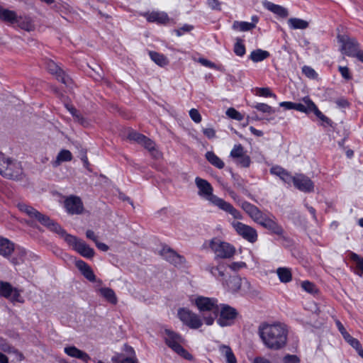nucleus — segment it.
Masks as SVG:
<instances>
[{"label":"nucleus","mask_w":363,"mask_h":363,"mask_svg":"<svg viewBox=\"0 0 363 363\" xmlns=\"http://www.w3.org/2000/svg\"><path fill=\"white\" fill-rule=\"evenodd\" d=\"M257 333L264 345L269 350H279L286 345L288 330L284 324L263 322L258 326Z\"/></svg>","instance_id":"obj_1"},{"label":"nucleus","mask_w":363,"mask_h":363,"mask_svg":"<svg viewBox=\"0 0 363 363\" xmlns=\"http://www.w3.org/2000/svg\"><path fill=\"white\" fill-rule=\"evenodd\" d=\"M195 183L199 189L198 194L218 206L220 209L230 213L235 219H242V216L239 211L235 208L230 203L213 194V187L206 179L200 177L195 179Z\"/></svg>","instance_id":"obj_2"},{"label":"nucleus","mask_w":363,"mask_h":363,"mask_svg":"<svg viewBox=\"0 0 363 363\" xmlns=\"http://www.w3.org/2000/svg\"><path fill=\"white\" fill-rule=\"evenodd\" d=\"M242 208L255 223L272 233L279 236L284 234L283 228L272 214L264 213L256 206L247 201L242 203Z\"/></svg>","instance_id":"obj_3"},{"label":"nucleus","mask_w":363,"mask_h":363,"mask_svg":"<svg viewBox=\"0 0 363 363\" xmlns=\"http://www.w3.org/2000/svg\"><path fill=\"white\" fill-rule=\"evenodd\" d=\"M194 304L201 314L204 323L207 325H213L220 311L218 300L215 298L199 296L195 298Z\"/></svg>","instance_id":"obj_4"},{"label":"nucleus","mask_w":363,"mask_h":363,"mask_svg":"<svg viewBox=\"0 0 363 363\" xmlns=\"http://www.w3.org/2000/svg\"><path fill=\"white\" fill-rule=\"evenodd\" d=\"M337 38L342 44L341 51L343 54L349 57H357L363 62V51L359 50V43L354 38L345 35H339Z\"/></svg>","instance_id":"obj_5"},{"label":"nucleus","mask_w":363,"mask_h":363,"mask_svg":"<svg viewBox=\"0 0 363 363\" xmlns=\"http://www.w3.org/2000/svg\"><path fill=\"white\" fill-rule=\"evenodd\" d=\"M164 334L165 342L170 348L184 358L190 359L191 354L181 345L183 342V338L180 335L168 329L164 330Z\"/></svg>","instance_id":"obj_6"},{"label":"nucleus","mask_w":363,"mask_h":363,"mask_svg":"<svg viewBox=\"0 0 363 363\" xmlns=\"http://www.w3.org/2000/svg\"><path fill=\"white\" fill-rule=\"evenodd\" d=\"M209 247L214 252L216 258H231L235 252V249L233 245L217 238H213L210 241Z\"/></svg>","instance_id":"obj_7"},{"label":"nucleus","mask_w":363,"mask_h":363,"mask_svg":"<svg viewBox=\"0 0 363 363\" xmlns=\"http://www.w3.org/2000/svg\"><path fill=\"white\" fill-rule=\"evenodd\" d=\"M1 175L8 179L22 180L24 173L21 162L9 157Z\"/></svg>","instance_id":"obj_8"},{"label":"nucleus","mask_w":363,"mask_h":363,"mask_svg":"<svg viewBox=\"0 0 363 363\" xmlns=\"http://www.w3.org/2000/svg\"><path fill=\"white\" fill-rule=\"evenodd\" d=\"M178 316L180 320L191 329H198L203 325L200 316L187 308H180L178 311Z\"/></svg>","instance_id":"obj_9"},{"label":"nucleus","mask_w":363,"mask_h":363,"mask_svg":"<svg viewBox=\"0 0 363 363\" xmlns=\"http://www.w3.org/2000/svg\"><path fill=\"white\" fill-rule=\"evenodd\" d=\"M219 317L217 318V323L221 327L231 325L238 315L235 308L228 305H221L219 311Z\"/></svg>","instance_id":"obj_10"},{"label":"nucleus","mask_w":363,"mask_h":363,"mask_svg":"<svg viewBox=\"0 0 363 363\" xmlns=\"http://www.w3.org/2000/svg\"><path fill=\"white\" fill-rule=\"evenodd\" d=\"M231 224L236 233L243 239L251 243L257 240L258 235L254 228L239 221H233Z\"/></svg>","instance_id":"obj_11"},{"label":"nucleus","mask_w":363,"mask_h":363,"mask_svg":"<svg viewBox=\"0 0 363 363\" xmlns=\"http://www.w3.org/2000/svg\"><path fill=\"white\" fill-rule=\"evenodd\" d=\"M46 67L52 74H55L57 79L69 86L72 84L71 78L52 60L46 62Z\"/></svg>","instance_id":"obj_12"},{"label":"nucleus","mask_w":363,"mask_h":363,"mask_svg":"<svg viewBox=\"0 0 363 363\" xmlns=\"http://www.w3.org/2000/svg\"><path fill=\"white\" fill-rule=\"evenodd\" d=\"M65 207L68 213L81 214L84 211L82 199L76 196H71L65 201Z\"/></svg>","instance_id":"obj_13"},{"label":"nucleus","mask_w":363,"mask_h":363,"mask_svg":"<svg viewBox=\"0 0 363 363\" xmlns=\"http://www.w3.org/2000/svg\"><path fill=\"white\" fill-rule=\"evenodd\" d=\"M294 185L300 191L303 192L313 191V182L308 177L299 174L292 178Z\"/></svg>","instance_id":"obj_14"},{"label":"nucleus","mask_w":363,"mask_h":363,"mask_svg":"<svg viewBox=\"0 0 363 363\" xmlns=\"http://www.w3.org/2000/svg\"><path fill=\"white\" fill-rule=\"evenodd\" d=\"M160 254L167 262L175 266L181 265L185 262V258L183 256L177 254L170 247H163Z\"/></svg>","instance_id":"obj_15"},{"label":"nucleus","mask_w":363,"mask_h":363,"mask_svg":"<svg viewBox=\"0 0 363 363\" xmlns=\"http://www.w3.org/2000/svg\"><path fill=\"white\" fill-rule=\"evenodd\" d=\"M0 294L6 298H10L12 301H19L21 296L20 291L16 288L4 281H0Z\"/></svg>","instance_id":"obj_16"},{"label":"nucleus","mask_w":363,"mask_h":363,"mask_svg":"<svg viewBox=\"0 0 363 363\" xmlns=\"http://www.w3.org/2000/svg\"><path fill=\"white\" fill-rule=\"evenodd\" d=\"M226 269L227 265L223 262H219L216 266L208 264L206 267V270L211 273L214 277H216L218 280L222 281L223 284H224V280L225 278Z\"/></svg>","instance_id":"obj_17"},{"label":"nucleus","mask_w":363,"mask_h":363,"mask_svg":"<svg viewBox=\"0 0 363 363\" xmlns=\"http://www.w3.org/2000/svg\"><path fill=\"white\" fill-rule=\"evenodd\" d=\"M75 265L77 269L81 272L82 275L91 282L96 281V276L91 267L83 260H77L75 262Z\"/></svg>","instance_id":"obj_18"},{"label":"nucleus","mask_w":363,"mask_h":363,"mask_svg":"<svg viewBox=\"0 0 363 363\" xmlns=\"http://www.w3.org/2000/svg\"><path fill=\"white\" fill-rule=\"evenodd\" d=\"M35 218L42 225L47 227L50 230L54 233H56L57 232V230H60V225L58 223L50 219L48 216L42 214L39 211L37 213V216Z\"/></svg>","instance_id":"obj_19"},{"label":"nucleus","mask_w":363,"mask_h":363,"mask_svg":"<svg viewBox=\"0 0 363 363\" xmlns=\"http://www.w3.org/2000/svg\"><path fill=\"white\" fill-rule=\"evenodd\" d=\"M15 244L7 238L0 237V255L9 258L14 251Z\"/></svg>","instance_id":"obj_20"},{"label":"nucleus","mask_w":363,"mask_h":363,"mask_svg":"<svg viewBox=\"0 0 363 363\" xmlns=\"http://www.w3.org/2000/svg\"><path fill=\"white\" fill-rule=\"evenodd\" d=\"M0 20L9 24H15L19 21L16 11L4 9L1 6H0Z\"/></svg>","instance_id":"obj_21"},{"label":"nucleus","mask_w":363,"mask_h":363,"mask_svg":"<svg viewBox=\"0 0 363 363\" xmlns=\"http://www.w3.org/2000/svg\"><path fill=\"white\" fill-rule=\"evenodd\" d=\"M64 351L67 355L79 359L84 362H87L90 359V357L87 353L74 346L66 347Z\"/></svg>","instance_id":"obj_22"},{"label":"nucleus","mask_w":363,"mask_h":363,"mask_svg":"<svg viewBox=\"0 0 363 363\" xmlns=\"http://www.w3.org/2000/svg\"><path fill=\"white\" fill-rule=\"evenodd\" d=\"M145 16H146L147 21L151 23L165 24L169 21L168 16L164 12L153 11L150 13H146Z\"/></svg>","instance_id":"obj_23"},{"label":"nucleus","mask_w":363,"mask_h":363,"mask_svg":"<svg viewBox=\"0 0 363 363\" xmlns=\"http://www.w3.org/2000/svg\"><path fill=\"white\" fill-rule=\"evenodd\" d=\"M74 250L77 252H79L82 256L86 258H92L94 255V249L90 247L88 245H86V242L82 240H80V241H79Z\"/></svg>","instance_id":"obj_24"},{"label":"nucleus","mask_w":363,"mask_h":363,"mask_svg":"<svg viewBox=\"0 0 363 363\" xmlns=\"http://www.w3.org/2000/svg\"><path fill=\"white\" fill-rule=\"evenodd\" d=\"M264 7L281 18H286L289 16V11L286 8L272 2H265Z\"/></svg>","instance_id":"obj_25"},{"label":"nucleus","mask_w":363,"mask_h":363,"mask_svg":"<svg viewBox=\"0 0 363 363\" xmlns=\"http://www.w3.org/2000/svg\"><path fill=\"white\" fill-rule=\"evenodd\" d=\"M226 284L228 290L233 293L238 292L241 287L242 279L238 276L230 277L228 280H224V284Z\"/></svg>","instance_id":"obj_26"},{"label":"nucleus","mask_w":363,"mask_h":363,"mask_svg":"<svg viewBox=\"0 0 363 363\" xmlns=\"http://www.w3.org/2000/svg\"><path fill=\"white\" fill-rule=\"evenodd\" d=\"M219 352L221 355L225 359L227 363H238L237 359L233 352L232 349L225 345H221L219 346Z\"/></svg>","instance_id":"obj_27"},{"label":"nucleus","mask_w":363,"mask_h":363,"mask_svg":"<svg viewBox=\"0 0 363 363\" xmlns=\"http://www.w3.org/2000/svg\"><path fill=\"white\" fill-rule=\"evenodd\" d=\"M100 295L103 296L108 302L116 305L118 302L117 296L114 291L108 287L101 288L99 290Z\"/></svg>","instance_id":"obj_28"},{"label":"nucleus","mask_w":363,"mask_h":363,"mask_svg":"<svg viewBox=\"0 0 363 363\" xmlns=\"http://www.w3.org/2000/svg\"><path fill=\"white\" fill-rule=\"evenodd\" d=\"M55 233H57L63 238L67 244L73 246L74 249H75L79 241H80V239H78L76 236L68 234L61 226L60 227V230H57V232Z\"/></svg>","instance_id":"obj_29"},{"label":"nucleus","mask_w":363,"mask_h":363,"mask_svg":"<svg viewBox=\"0 0 363 363\" xmlns=\"http://www.w3.org/2000/svg\"><path fill=\"white\" fill-rule=\"evenodd\" d=\"M302 103H294V109L300 112L310 113H311V103H313L308 96L303 97Z\"/></svg>","instance_id":"obj_30"},{"label":"nucleus","mask_w":363,"mask_h":363,"mask_svg":"<svg viewBox=\"0 0 363 363\" xmlns=\"http://www.w3.org/2000/svg\"><path fill=\"white\" fill-rule=\"evenodd\" d=\"M277 274L282 283H289L292 280V274L289 268L279 267L277 269Z\"/></svg>","instance_id":"obj_31"},{"label":"nucleus","mask_w":363,"mask_h":363,"mask_svg":"<svg viewBox=\"0 0 363 363\" xmlns=\"http://www.w3.org/2000/svg\"><path fill=\"white\" fill-rule=\"evenodd\" d=\"M206 159L214 167L218 169H223L225 166L224 162L212 151L206 153Z\"/></svg>","instance_id":"obj_32"},{"label":"nucleus","mask_w":363,"mask_h":363,"mask_svg":"<svg viewBox=\"0 0 363 363\" xmlns=\"http://www.w3.org/2000/svg\"><path fill=\"white\" fill-rule=\"evenodd\" d=\"M16 206L18 207L20 211L26 213L31 218H35V216H37V213H38V211L23 202L18 203Z\"/></svg>","instance_id":"obj_33"},{"label":"nucleus","mask_w":363,"mask_h":363,"mask_svg":"<svg viewBox=\"0 0 363 363\" xmlns=\"http://www.w3.org/2000/svg\"><path fill=\"white\" fill-rule=\"evenodd\" d=\"M288 23L291 29H306L308 27V22L297 18H291Z\"/></svg>","instance_id":"obj_34"},{"label":"nucleus","mask_w":363,"mask_h":363,"mask_svg":"<svg viewBox=\"0 0 363 363\" xmlns=\"http://www.w3.org/2000/svg\"><path fill=\"white\" fill-rule=\"evenodd\" d=\"M153 156L155 158H158L160 155V152L155 149V143L150 138L145 137L144 140L141 143Z\"/></svg>","instance_id":"obj_35"},{"label":"nucleus","mask_w":363,"mask_h":363,"mask_svg":"<svg viewBox=\"0 0 363 363\" xmlns=\"http://www.w3.org/2000/svg\"><path fill=\"white\" fill-rule=\"evenodd\" d=\"M232 28L234 30H237L245 32V31L251 30L253 28H255V23H250L245 22V21H235L233 22Z\"/></svg>","instance_id":"obj_36"},{"label":"nucleus","mask_w":363,"mask_h":363,"mask_svg":"<svg viewBox=\"0 0 363 363\" xmlns=\"http://www.w3.org/2000/svg\"><path fill=\"white\" fill-rule=\"evenodd\" d=\"M269 56V53L267 51L262 50L260 49L252 51L250 55V58L255 62H261L267 59Z\"/></svg>","instance_id":"obj_37"},{"label":"nucleus","mask_w":363,"mask_h":363,"mask_svg":"<svg viewBox=\"0 0 363 363\" xmlns=\"http://www.w3.org/2000/svg\"><path fill=\"white\" fill-rule=\"evenodd\" d=\"M72 159V155L71 152L67 150H62L58 153L56 160L54 162V166L57 167L61 162L71 161Z\"/></svg>","instance_id":"obj_38"},{"label":"nucleus","mask_w":363,"mask_h":363,"mask_svg":"<svg viewBox=\"0 0 363 363\" xmlns=\"http://www.w3.org/2000/svg\"><path fill=\"white\" fill-rule=\"evenodd\" d=\"M123 354L116 353L112 357L111 360L113 363H138L135 356L124 357Z\"/></svg>","instance_id":"obj_39"},{"label":"nucleus","mask_w":363,"mask_h":363,"mask_svg":"<svg viewBox=\"0 0 363 363\" xmlns=\"http://www.w3.org/2000/svg\"><path fill=\"white\" fill-rule=\"evenodd\" d=\"M149 55L151 60L161 67L168 64L167 57L162 54L154 51H150Z\"/></svg>","instance_id":"obj_40"},{"label":"nucleus","mask_w":363,"mask_h":363,"mask_svg":"<svg viewBox=\"0 0 363 363\" xmlns=\"http://www.w3.org/2000/svg\"><path fill=\"white\" fill-rule=\"evenodd\" d=\"M270 172L272 174L279 176L284 182H289L293 178L288 172L279 167H272Z\"/></svg>","instance_id":"obj_41"},{"label":"nucleus","mask_w":363,"mask_h":363,"mask_svg":"<svg viewBox=\"0 0 363 363\" xmlns=\"http://www.w3.org/2000/svg\"><path fill=\"white\" fill-rule=\"evenodd\" d=\"M233 51L235 54L239 57H242L245 54V46L242 39H236V42L234 45Z\"/></svg>","instance_id":"obj_42"},{"label":"nucleus","mask_w":363,"mask_h":363,"mask_svg":"<svg viewBox=\"0 0 363 363\" xmlns=\"http://www.w3.org/2000/svg\"><path fill=\"white\" fill-rule=\"evenodd\" d=\"M67 109L69 111V113L74 117L75 120L78 121L80 124L84 125L86 123L85 119L82 117L80 113L72 105L67 104Z\"/></svg>","instance_id":"obj_43"},{"label":"nucleus","mask_w":363,"mask_h":363,"mask_svg":"<svg viewBox=\"0 0 363 363\" xmlns=\"http://www.w3.org/2000/svg\"><path fill=\"white\" fill-rule=\"evenodd\" d=\"M350 258L356 262L357 269L359 271L357 273L362 276L363 274V257H361L358 255L352 252L350 254Z\"/></svg>","instance_id":"obj_44"},{"label":"nucleus","mask_w":363,"mask_h":363,"mask_svg":"<svg viewBox=\"0 0 363 363\" xmlns=\"http://www.w3.org/2000/svg\"><path fill=\"white\" fill-rule=\"evenodd\" d=\"M301 286L306 291L311 294H315L318 291V289L316 287V286L313 283L308 281H303L301 283Z\"/></svg>","instance_id":"obj_45"},{"label":"nucleus","mask_w":363,"mask_h":363,"mask_svg":"<svg viewBox=\"0 0 363 363\" xmlns=\"http://www.w3.org/2000/svg\"><path fill=\"white\" fill-rule=\"evenodd\" d=\"M18 19L19 21L16 23L18 24L21 28L27 31H30L33 29V26L28 19H23L21 16H18Z\"/></svg>","instance_id":"obj_46"},{"label":"nucleus","mask_w":363,"mask_h":363,"mask_svg":"<svg viewBox=\"0 0 363 363\" xmlns=\"http://www.w3.org/2000/svg\"><path fill=\"white\" fill-rule=\"evenodd\" d=\"M343 337L347 342H348L353 348L356 350V351L362 347L359 341L357 339L352 337L349 333Z\"/></svg>","instance_id":"obj_47"},{"label":"nucleus","mask_w":363,"mask_h":363,"mask_svg":"<svg viewBox=\"0 0 363 363\" xmlns=\"http://www.w3.org/2000/svg\"><path fill=\"white\" fill-rule=\"evenodd\" d=\"M145 135L140 134L136 131H130L128 133V138L130 140H133L140 144L144 140Z\"/></svg>","instance_id":"obj_48"},{"label":"nucleus","mask_w":363,"mask_h":363,"mask_svg":"<svg viewBox=\"0 0 363 363\" xmlns=\"http://www.w3.org/2000/svg\"><path fill=\"white\" fill-rule=\"evenodd\" d=\"M226 115L229 118L239 121H240L243 119V116L240 112L236 111L234 108H229L226 111Z\"/></svg>","instance_id":"obj_49"},{"label":"nucleus","mask_w":363,"mask_h":363,"mask_svg":"<svg viewBox=\"0 0 363 363\" xmlns=\"http://www.w3.org/2000/svg\"><path fill=\"white\" fill-rule=\"evenodd\" d=\"M244 149L241 145H236L234 146L230 152V156L234 159H238L244 155Z\"/></svg>","instance_id":"obj_50"},{"label":"nucleus","mask_w":363,"mask_h":363,"mask_svg":"<svg viewBox=\"0 0 363 363\" xmlns=\"http://www.w3.org/2000/svg\"><path fill=\"white\" fill-rule=\"evenodd\" d=\"M253 107L262 113H274L275 112V111L270 106L266 104H257L256 105L253 106Z\"/></svg>","instance_id":"obj_51"},{"label":"nucleus","mask_w":363,"mask_h":363,"mask_svg":"<svg viewBox=\"0 0 363 363\" xmlns=\"http://www.w3.org/2000/svg\"><path fill=\"white\" fill-rule=\"evenodd\" d=\"M303 73L310 79H315L318 77L316 72L308 66H303L302 68Z\"/></svg>","instance_id":"obj_52"},{"label":"nucleus","mask_w":363,"mask_h":363,"mask_svg":"<svg viewBox=\"0 0 363 363\" xmlns=\"http://www.w3.org/2000/svg\"><path fill=\"white\" fill-rule=\"evenodd\" d=\"M237 162L242 167H248L251 162L250 157L244 154L237 159Z\"/></svg>","instance_id":"obj_53"},{"label":"nucleus","mask_w":363,"mask_h":363,"mask_svg":"<svg viewBox=\"0 0 363 363\" xmlns=\"http://www.w3.org/2000/svg\"><path fill=\"white\" fill-rule=\"evenodd\" d=\"M256 94L260 96H274L276 97V95L272 94L270 89L267 87L266 88H257L256 89Z\"/></svg>","instance_id":"obj_54"},{"label":"nucleus","mask_w":363,"mask_h":363,"mask_svg":"<svg viewBox=\"0 0 363 363\" xmlns=\"http://www.w3.org/2000/svg\"><path fill=\"white\" fill-rule=\"evenodd\" d=\"M189 116L195 123H199L201 121V116L196 108H191L189 111Z\"/></svg>","instance_id":"obj_55"},{"label":"nucleus","mask_w":363,"mask_h":363,"mask_svg":"<svg viewBox=\"0 0 363 363\" xmlns=\"http://www.w3.org/2000/svg\"><path fill=\"white\" fill-rule=\"evenodd\" d=\"M13 347L11 346L6 340L0 337V350L7 352L11 353Z\"/></svg>","instance_id":"obj_56"},{"label":"nucleus","mask_w":363,"mask_h":363,"mask_svg":"<svg viewBox=\"0 0 363 363\" xmlns=\"http://www.w3.org/2000/svg\"><path fill=\"white\" fill-rule=\"evenodd\" d=\"M283 361L284 363H298L300 362L299 358L294 354H286Z\"/></svg>","instance_id":"obj_57"},{"label":"nucleus","mask_w":363,"mask_h":363,"mask_svg":"<svg viewBox=\"0 0 363 363\" xmlns=\"http://www.w3.org/2000/svg\"><path fill=\"white\" fill-rule=\"evenodd\" d=\"M207 4L213 10H221L220 2L218 0H207Z\"/></svg>","instance_id":"obj_58"},{"label":"nucleus","mask_w":363,"mask_h":363,"mask_svg":"<svg viewBox=\"0 0 363 363\" xmlns=\"http://www.w3.org/2000/svg\"><path fill=\"white\" fill-rule=\"evenodd\" d=\"M193 29V26L190 25H184V26L177 29L175 30L178 36H181L186 32H189Z\"/></svg>","instance_id":"obj_59"},{"label":"nucleus","mask_w":363,"mask_h":363,"mask_svg":"<svg viewBox=\"0 0 363 363\" xmlns=\"http://www.w3.org/2000/svg\"><path fill=\"white\" fill-rule=\"evenodd\" d=\"M198 62L205 67H210V68H216V65L213 62H212L205 58H202V57L199 58Z\"/></svg>","instance_id":"obj_60"},{"label":"nucleus","mask_w":363,"mask_h":363,"mask_svg":"<svg viewBox=\"0 0 363 363\" xmlns=\"http://www.w3.org/2000/svg\"><path fill=\"white\" fill-rule=\"evenodd\" d=\"M228 267L233 271H238L241 268L246 267V264L243 262H233Z\"/></svg>","instance_id":"obj_61"},{"label":"nucleus","mask_w":363,"mask_h":363,"mask_svg":"<svg viewBox=\"0 0 363 363\" xmlns=\"http://www.w3.org/2000/svg\"><path fill=\"white\" fill-rule=\"evenodd\" d=\"M203 133L208 139H212L216 137V130L213 128H204L203 129Z\"/></svg>","instance_id":"obj_62"},{"label":"nucleus","mask_w":363,"mask_h":363,"mask_svg":"<svg viewBox=\"0 0 363 363\" xmlns=\"http://www.w3.org/2000/svg\"><path fill=\"white\" fill-rule=\"evenodd\" d=\"M339 71L343 78L346 79H351V75L350 74L349 69L347 67H339Z\"/></svg>","instance_id":"obj_63"},{"label":"nucleus","mask_w":363,"mask_h":363,"mask_svg":"<svg viewBox=\"0 0 363 363\" xmlns=\"http://www.w3.org/2000/svg\"><path fill=\"white\" fill-rule=\"evenodd\" d=\"M335 104L340 108H346L349 106V102L345 98H340L335 101Z\"/></svg>","instance_id":"obj_64"}]
</instances>
